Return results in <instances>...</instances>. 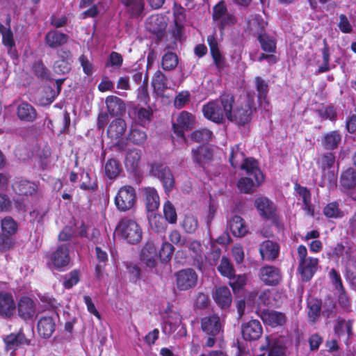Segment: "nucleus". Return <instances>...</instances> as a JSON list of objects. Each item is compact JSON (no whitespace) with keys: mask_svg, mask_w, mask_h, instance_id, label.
I'll list each match as a JSON object with an SVG mask.
<instances>
[{"mask_svg":"<svg viewBox=\"0 0 356 356\" xmlns=\"http://www.w3.org/2000/svg\"><path fill=\"white\" fill-rule=\"evenodd\" d=\"M203 115L207 120L218 124L227 119L238 126L248 124L252 116L250 100H235L233 93L223 91L219 97L202 106Z\"/></svg>","mask_w":356,"mask_h":356,"instance_id":"1","label":"nucleus"},{"mask_svg":"<svg viewBox=\"0 0 356 356\" xmlns=\"http://www.w3.org/2000/svg\"><path fill=\"white\" fill-rule=\"evenodd\" d=\"M201 330L207 339L204 346L212 348L218 339L222 338L223 325L218 314H213L204 316L200 321Z\"/></svg>","mask_w":356,"mask_h":356,"instance_id":"2","label":"nucleus"},{"mask_svg":"<svg viewBox=\"0 0 356 356\" xmlns=\"http://www.w3.org/2000/svg\"><path fill=\"white\" fill-rule=\"evenodd\" d=\"M297 254L298 261L297 271L301 280L307 282L312 280L317 272L319 259L316 257L307 256V249L304 245H298Z\"/></svg>","mask_w":356,"mask_h":356,"instance_id":"3","label":"nucleus"},{"mask_svg":"<svg viewBox=\"0 0 356 356\" xmlns=\"http://www.w3.org/2000/svg\"><path fill=\"white\" fill-rule=\"evenodd\" d=\"M116 232L130 244L139 243L142 239L143 232L136 220L129 217L121 218L116 227Z\"/></svg>","mask_w":356,"mask_h":356,"instance_id":"4","label":"nucleus"},{"mask_svg":"<svg viewBox=\"0 0 356 356\" xmlns=\"http://www.w3.org/2000/svg\"><path fill=\"white\" fill-rule=\"evenodd\" d=\"M254 204L261 218L270 220L278 230L283 227L280 216L277 212V207L270 199L263 196L259 197L255 199Z\"/></svg>","mask_w":356,"mask_h":356,"instance_id":"5","label":"nucleus"},{"mask_svg":"<svg viewBox=\"0 0 356 356\" xmlns=\"http://www.w3.org/2000/svg\"><path fill=\"white\" fill-rule=\"evenodd\" d=\"M148 166L149 174L162 183L164 191L166 193L172 191L175 185V180L170 168L165 163L159 161L149 163Z\"/></svg>","mask_w":356,"mask_h":356,"instance_id":"6","label":"nucleus"},{"mask_svg":"<svg viewBox=\"0 0 356 356\" xmlns=\"http://www.w3.org/2000/svg\"><path fill=\"white\" fill-rule=\"evenodd\" d=\"M137 200L135 188L130 185H125L120 188L114 197V204L120 212H127L136 206Z\"/></svg>","mask_w":356,"mask_h":356,"instance_id":"7","label":"nucleus"},{"mask_svg":"<svg viewBox=\"0 0 356 356\" xmlns=\"http://www.w3.org/2000/svg\"><path fill=\"white\" fill-rule=\"evenodd\" d=\"M70 243L58 245L47 257L54 269L63 271L67 268L71 262L70 254Z\"/></svg>","mask_w":356,"mask_h":356,"instance_id":"8","label":"nucleus"},{"mask_svg":"<svg viewBox=\"0 0 356 356\" xmlns=\"http://www.w3.org/2000/svg\"><path fill=\"white\" fill-rule=\"evenodd\" d=\"M195 124V117L186 111H181L177 118V122L172 124V129L176 136L186 140L185 131L191 130Z\"/></svg>","mask_w":356,"mask_h":356,"instance_id":"9","label":"nucleus"},{"mask_svg":"<svg viewBox=\"0 0 356 356\" xmlns=\"http://www.w3.org/2000/svg\"><path fill=\"white\" fill-rule=\"evenodd\" d=\"M176 285L179 290L186 291L195 287L198 276L192 268L182 269L175 274Z\"/></svg>","mask_w":356,"mask_h":356,"instance_id":"10","label":"nucleus"},{"mask_svg":"<svg viewBox=\"0 0 356 356\" xmlns=\"http://www.w3.org/2000/svg\"><path fill=\"white\" fill-rule=\"evenodd\" d=\"M268 22L259 15H252L246 20L245 33L254 38L266 33Z\"/></svg>","mask_w":356,"mask_h":356,"instance_id":"11","label":"nucleus"},{"mask_svg":"<svg viewBox=\"0 0 356 356\" xmlns=\"http://www.w3.org/2000/svg\"><path fill=\"white\" fill-rule=\"evenodd\" d=\"M16 312V302L13 293L7 291H0V317L11 319Z\"/></svg>","mask_w":356,"mask_h":356,"instance_id":"12","label":"nucleus"},{"mask_svg":"<svg viewBox=\"0 0 356 356\" xmlns=\"http://www.w3.org/2000/svg\"><path fill=\"white\" fill-rule=\"evenodd\" d=\"M17 314L24 321L32 320L36 313V304L29 296H22L16 304Z\"/></svg>","mask_w":356,"mask_h":356,"instance_id":"13","label":"nucleus"},{"mask_svg":"<svg viewBox=\"0 0 356 356\" xmlns=\"http://www.w3.org/2000/svg\"><path fill=\"white\" fill-rule=\"evenodd\" d=\"M353 320H345L339 318L336 324L334 326V333L337 335L339 339H342L344 343L348 346L350 341L354 336L353 330Z\"/></svg>","mask_w":356,"mask_h":356,"instance_id":"14","label":"nucleus"},{"mask_svg":"<svg viewBox=\"0 0 356 356\" xmlns=\"http://www.w3.org/2000/svg\"><path fill=\"white\" fill-rule=\"evenodd\" d=\"M259 277L267 286H276L282 280L280 270L274 266H265L259 270Z\"/></svg>","mask_w":356,"mask_h":356,"instance_id":"15","label":"nucleus"},{"mask_svg":"<svg viewBox=\"0 0 356 356\" xmlns=\"http://www.w3.org/2000/svg\"><path fill=\"white\" fill-rule=\"evenodd\" d=\"M243 338L245 341L258 340L262 333L263 329L261 323L258 320H250L243 323L241 328Z\"/></svg>","mask_w":356,"mask_h":356,"instance_id":"16","label":"nucleus"},{"mask_svg":"<svg viewBox=\"0 0 356 356\" xmlns=\"http://www.w3.org/2000/svg\"><path fill=\"white\" fill-rule=\"evenodd\" d=\"M212 296L214 302L222 309L229 308L232 304V293L226 286H216L212 293Z\"/></svg>","mask_w":356,"mask_h":356,"instance_id":"17","label":"nucleus"},{"mask_svg":"<svg viewBox=\"0 0 356 356\" xmlns=\"http://www.w3.org/2000/svg\"><path fill=\"white\" fill-rule=\"evenodd\" d=\"M159 258L157 249L152 242H147L140 253V259L149 268H154Z\"/></svg>","mask_w":356,"mask_h":356,"instance_id":"18","label":"nucleus"},{"mask_svg":"<svg viewBox=\"0 0 356 356\" xmlns=\"http://www.w3.org/2000/svg\"><path fill=\"white\" fill-rule=\"evenodd\" d=\"M193 162L200 168H204L213 159V150L207 147L200 145L191 150Z\"/></svg>","mask_w":356,"mask_h":356,"instance_id":"19","label":"nucleus"},{"mask_svg":"<svg viewBox=\"0 0 356 356\" xmlns=\"http://www.w3.org/2000/svg\"><path fill=\"white\" fill-rule=\"evenodd\" d=\"M12 189L17 195L32 196L38 191V186L34 181L21 178L13 183Z\"/></svg>","mask_w":356,"mask_h":356,"instance_id":"20","label":"nucleus"},{"mask_svg":"<svg viewBox=\"0 0 356 356\" xmlns=\"http://www.w3.org/2000/svg\"><path fill=\"white\" fill-rule=\"evenodd\" d=\"M146 211L149 213L156 211L160 206V198L157 191L153 187H145L143 190Z\"/></svg>","mask_w":356,"mask_h":356,"instance_id":"21","label":"nucleus"},{"mask_svg":"<svg viewBox=\"0 0 356 356\" xmlns=\"http://www.w3.org/2000/svg\"><path fill=\"white\" fill-rule=\"evenodd\" d=\"M37 330L42 338H50L56 330L54 318L47 315L41 316L37 323Z\"/></svg>","mask_w":356,"mask_h":356,"instance_id":"22","label":"nucleus"},{"mask_svg":"<svg viewBox=\"0 0 356 356\" xmlns=\"http://www.w3.org/2000/svg\"><path fill=\"white\" fill-rule=\"evenodd\" d=\"M261 317L264 323L272 327L284 325L287 319L284 313L275 310H264Z\"/></svg>","mask_w":356,"mask_h":356,"instance_id":"23","label":"nucleus"},{"mask_svg":"<svg viewBox=\"0 0 356 356\" xmlns=\"http://www.w3.org/2000/svg\"><path fill=\"white\" fill-rule=\"evenodd\" d=\"M259 251L263 260L270 261L279 256L280 246L276 242L266 240L260 244Z\"/></svg>","mask_w":356,"mask_h":356,"instance_id":"24","label":"nucleus"},{"mask_svg":"<svg viewBox=\"0 0 356 356\" xmlns=\"http://www.w3.org/2000/svg\"><path fill=\"white\" fill-rule=\"evenodd\" d=\"M245 170L248 176L252 177L257 184H261L264 181V175L259 168V163L253 158H246L241 166Z\"/></svg>","mask_w":356,"mask_h":356,"instance_id":"25","label":"nucleus"},{"mask_svg":"<svg viewBox=\"0 0 356 356\" xmlns=\"http://www.w3.org/2000/svg\"><path fill=\"white\" fill-rule=\"evenodd\" d=\"M16 113L18 119L25 122H33L38 117L36 109L26 102H22L17 106Z\"/></svg>","mask_w":356,"mask_h":356,"instance_id":"26","label":"nucleus"},{"mask_svg":"<svg viewBox=\"0 0 356 356\" xmlns=\"http://www.w3.org/2000/svg\"><path fill=\"white\" fill-rule=\"evenodd\" d=\"M3 341L7 349L14 350L22 345L29 346L31 343V340L26 337L22 329L17 334L11 333L6 336Z\"/></svg>","mask_w":356,"mask_h":356,"instance_id":"27","label":"nucleus"},{"mask_svg":"<svg viewBox=\"0 0 356 356\" xmlns=\"http://www.w3.org/2000/svg\"><path fill=\"white\" fill-rule=\"evenodd\" d=\"M69 36L57 30H51L48 31L44 36V41L47 45L51 49L58 48L66 44Z\"/></svg>","mask_w":356,"mask_h":356,"instance_id":"28","label":"nucleus"},{"mask_svg":"<svg viewBox=\"0 0 356 356\" xmlns=\"http://www.w3.org/2000/svg\"><path fill=\"white\" fill-rule=\"evenodd\" d=\"M108 112L111 116H120L125 113V104L120 98L110 95L106 98Z\"/></svg>","mask_w":356,"mask_h":356,"instance_id":"29","label":"nucleus"},{"mask_svg":"<svg viewBox=\"0 0 356 356\" xmlns=\"http://www.w3.org/2000/svg\"><path fill=\"white\" fill-rule=\"evenodd\" d=\"M207 41L214 65L217 68H222L225 64V58L218 48V44L215 34L208 35Z\"/></svg>","mask_w":356,"mask_h":356,"instance_id":"30","label":"nucleus"},{"mask_svg":"<svg viewBox=\"0 0 356 356\" xmlns=\"http://www.w3.org/2000/svg\"><path fill=\"white\" fill-rule=\"evenodd\" d=\"M141 156V150L136 148L130 149L127 152L124 165L127 171L131 172H136L138 171L140 167Z\"/></svg>","mask_w":356,"mask_h":356,"instance_id":"31","label":"nucleus"},{"mask_svg":"<svg viewBox=\"0 0 356 356\" xmlns=\"http://www.w3.org/2000/svg\"><path fill=\"white\" fill-rule=\"evenodd\" d=\"M131 18L139 17L145 8V0H120Z\"/></svg>","mask_w":356,"mask_h":356,"instance_id":"32","label":"nucleus"},{"mask_svg":"<svg viewBox=\"0 0 356 356\" xmlns=\"http://www.w3.org/2000/svg\"><path fill=\"white\" fill-rule=\"evenodd\" d=\"M266 345L261 346L260 350H268L267 356H286L285 346L278 339L271 341L266 337Z\"/></svg>","mask_w":356,"mask_h":356,"instance_id":"33","label":"nucleus"},{"mask_svg":"<svg viewBox=\"0 0 356 356\" xmlns=\"http://www.w3.org/2000/svg\"><path fill=\"white\" fill-rule=\"evenodd\" d=\"M229 227L232 234L236 237H243L248 233L245 220L238 215L231 218Z\"/></svg>","mask_w":356,"mask_h":356,"instance_id":"34","label":"nucleus"},{"mask_svg":"<svg viewBox=\"0 0 356 356\" xmlns=\"http://www.w3.org/2000/svg\"><path fill=\"white\" fill-rule=\"evenodd\" d=\"M126 128L125 121L122 118H116L110 123L107 134L111 138L118 139L124 134Z\"/></svg>","mask_w":356,"mask_h":356,"instance_id":"35","label":"nucleus"},{"mask_svg":"<svg viewBox=\"0 0 356 356\" xmlns=\"http://www.w3.org/2000/svg\"><path fill=\"white\" fill-rule=\"evenodd\" d=\"M257 42L259 44L261 49L266 53L275 54L277 52V41L276 39L269 35L268 33L260 35L259 38H257Z\"/></svg>","mask_w":356,"mask_h":356,"instance_id":"36","label":"nucleus"},{"mask_svg":"<svg viewBox=\"0 0 356 356\" xmlns=\"http://www.w3.org/2000/svg\"><path fill=\"white\" fill-rule=\"evenodd\" d=\"M149 21L150 25L149 27V31L155 34L157 38H162L167 26V24L164 21L163 17L153 15L149 18Z\"/></svg>","mask_w":356,"mask_h":356,"instance_id":"37","label":"nucleus"},{"mask_svg":"<svg viewBox=\"0 0 356 356\" xmlns=\"http://www.w3.org/2000/svg\"><path fill=\"white\" fill-rule=\"evenodd\" d=\"M341 141V136L338 131H331L322 138V145L325 149L333 150L339 146Z\"/></svg>","mask_w":356,"mask_h":356,"instance_id":"38","label":"nucleus"},{"mask_svg":"<svg viewBox=\"0 0 356 356\" xmlns=\"http://www.w3.org/2000/svg\"><path fill=\"white\" fill-rule=\"evenodd\" d=\"M122 170L121 163L115 159H108L105 163L104 174L109 179H114L117 178Z\"/></svg>","mask_w":356,"mask_h":356,"instance_id":"39","label":"nucleus"},{"mask_svg":"<svg viewBox=\"0 0 356 356\" xmlns=\"http://www.w3.org/2000/svg\"><path fill=\"white\" fill-rule=\"evenodd\" d=\"M321 300L316 298H309L307 300V307L308 308L307 315L312 323L316 321L321 315Z\"/></svg>","mask_w":356,"mask_h":356,"instance_id":"40","label":"nucleus"},{"mask_svg":"<svg viewBox=\"0 0 356 356\" xmlns=\"http://www.w3.org/2000/svg\"><path fill=\"white\" fill-rule=\"evenodd\" d=\"M340 184L346 189H354L356 187V170L348 168L343 171L340 177Z\"/></svg>","mask_w":356,"mask_h":356,"instance_id":"41","label":"nucleus"},{"mask_svg":"<svg viewBox=\"0 0 356 356\" xmlns=\"http://www.w3.org/2000/svg\"><path fill=\"white\" fill-rule=\"evenodd\" d=\"M316 114L323 120L334 122L337 120V108L333 104L323 106L315 110Z\"/></svg>","mask_w":356,"mask_h":356,"instance_id":"42","label":"nucleus"},{"mask_svg":"<svg viewBox=\"0 0 356 356\" xmlns=\"http://www.w3.org/2000/svg\"><path fill=\"white\" fill-rule=\"evenodd\" d=\"M323 47L321 50L322 53V58L323 63L318 67L316 74H322L330 71L332 68L334 67V65L332 67L330 66V47L327 44V40L325 38L323 40Z\"/></svg>","mask_w":356,"mask_h":356,"instance_id":"43","label":"nucleus"},{"mask_svg":"<svg viewBox=\"0 0 356 356\" xmlns=\"http://www.w3.org/2000/svg\"><path fill=\"white\" fill-rule=\"evenodd\" d=\"M149 224L153 231L157 233H162L167 229L166 220L161 215L152 213L147 216Z\"/></svg>","mask_w":356,"mask_h":356,"instance_id":"44","label":"nucleus"},{"mask_svg":"<svg viewBox=\"0 0 356 356\" xmlns=\"http://www.w3.org/2000/svg\"><path fill=\"white\" fill-rule=\"evenodd\" d=\"M133 111L136 120L140 125L145 126L150 122L153 111L149 106L143 108L135 106L133 107Z\"/></svg>","mask_w":356,"mask_h":356,"instance_id":"45","label":"nucleus"},{"mask_svg":"<svg viewBox=\"0 0 356 356\" xmlns=\"http://www.w3.org/2000/svg\"><path fill=\"white\" fill-rule=\"evenodd\" d=\"M31 70L33 74L41 81L51 80V72L44 65L42 60H38L33 63Z\"/></svg>","mask_w":356,"mask_h":356,"instance_id":"46","label":"nucleus"},{"mask_svg":"<svg viewBox=\"0 0 356 356\" xmlns=\"http://www.w3.org/2000/svg\"><path fill=\"white\" fill-rule=\"evenodd\" d=\"M324 216L327 218H342L344 216V212L339 207V204L337 201L328 203L323 210Z\"/></svg>","mask_w":356,"mask_h":356,"instance_id":"47","label":"nucleus"},{"mask_svg":"<svg viewBox=\"0 0 356 356\" xmlns=\"http://www.w3.org/2000/svg\"><path fill=\"white\" fill-rule=\"evenodd\" d=\"M245 159L238 145L231 147L229 161L234 168H241Z\"/></svg>","mask_w":356,"mask_h":356,"instance_id":"48","label":"nucleus"},{"mask_svg":"<svg viewBox=\"0 0 356 356\" xmlns=\"http://www.w3.org/2000/svg\"><path fill=\"white\" fill-rule=\"evenodd\" d=\"M168 83L167 76L161 70L154 72L152 79V85L155 90L164 92L168 88Z\"/></svg>","mask_w":356,"mask_h":356,"instance_id":"49","label":"nucleus"},{"mask_svg":"<svg viewBox=\"0 0 356 356\" xmlns=\"http://www.w3.org/2000/svg\"><path fill=\"white\" fill-rule=\"evenodd\" d=\"M179 63V58L176 53L168 51L162 56L161 67L165 71L175 70Z\"/></svg>","mask_w":356,"mask_h":356,"instance_id":"50","label":"nucleus"},{"mask_svg":"<svg viewBox=\"0 0 356 356\" xmlns=\"http://www.w3.org/2000/svg\"><path fill=\"white\" fill-rule=\"evenodd\" d=\"M213 136V133L211 130L202 128L194 130L191 134V139L196 143H207L210 140Z\"/></svg>","mask_w":356,"mask_h":356,"instance_id":"51","label":"nucleus"},{"mask_svg":"<svg viewBox=\"0 0 356 356\" xmlns=\"http://www.w3.org/2000/svg\"><path fill=\"white\" fill-rule=\"evenodd\" d=\"M164 219L170 224H175L177 221V214L175 206L170 200H166L163 209Z\"/></svg>","mask_w":356,"mask_h":356,"instance_id":"52","label":"nucleus"},{"mask_svg":"<svg viewBox=\"0 0 356 356\" xmlns=\"http://www.w3.org/2000/svg\"><path fill=\"white\" fill-rule=\"evenodd\" d=\"M217 268L222 276L227 278H230L231 276L234 275V273H235V270L233 266V264H232L230 260L226 257H222L220 264Z\"/></svg>","mask_w":356,"mask_h":356,"instance_id":"53","label":"nucleus"},{"mask_svg":"<svg viewBox=\"0 0 356 356\" xmlns=\"http://www.w3.org/2000/svg\"><path fill=\"white\" fill-rule=\"evenodd\" d=\"M229 285L232 287L234 293L239 292L246 285L247 277L245 274L232 275L228 278Z\"/></svg>","mask_w":356,"mask_h":356,"instance_id":"54","label":"nucleus"},{"mask_svg":"<svg viewBox=\"0 0 356 356\" xmlns=\"http://www.w3.org/2000/svg\"><path fill=\"white\" fill-rule=\"evenodd\" d=\"M127 138L133 144L141 145L145 142L147 134L145 131L138 128H131Z\"/></svg>","mask_w":356,"mask_h":356,"instance_id":"55","label":"nucleus"},{"mask_svg":"<svg viewBox=\"0 0 356 356\" xmlns=\"http://www.w3.org/2000/svg\"><path fill=\"white\" fill-rule=\"evenodd\" d=\"M181 226L186 233L194 234L199 226L197 218L191 214L186 215Z\"/></svg>","mask_w":356,"mask_h":356,"instance_id":"56","label":"nucleus"},{"mask_svg":"<svg viewBox=\"0 0 356 356\" xmlns=\"http://www.w3.org/2000/svg\"><path fill=\"white\" fill-rule=\"evenodd\" d=\"M259 186L257 184L252 177H242L237 184L238 189L246 194L251 193L253 191L254 186Z\"/></svg>","mask_w":356,"mask_h":356,"instance_id":"57","label":"nucleus"},{"mask_svg":"<svg viewBox=\"0 0 356 356\" xmlns=\"http://www.w3.org/2000/svg\"><path fill=\"white\" fill-rule=\"evenodd\" d=\"M1 227L2 233L8 234L12 236H14L17 231V223L15 220L8 216L4 218L1 222Z\"/></svg>","mask_w":356,"mask_h":356,"instance_id":"58","label":"nucleus"},{"mask_svg":"<svg viewBox=\"0 0 356 356\" xmlns=\"http://www.w3.org/2000/svg\"><path fill=\"white\" fill-rule=\"evenodd\" d=\"M174 251L175 248L171 243L167 241L163 242L159 252H158L159 258L161 261L162 263L168 262L171 259Z\"/></svg>","mask_w":356,"mask_h":356,"instance_id":"59","label":"nucleus"},{"mask_svg":"<svg viewBox=\"0 0 356 356\" xmlns=\"http://www.w3.org/2000/svg\"><path fill=\"white\" fill-rule=\"evenodd\" d=\"M10 19L8 18L7 19V24L8 25V27H6L2 24H0V33L1 35L2 44H3V46L15 43L13 33L10 29Z\"/></svg>","mask_w":356,"mask_h":356,"instance_id":"60","label":"nucleus"},{"mask_svg":"<svg viewBox=\"0 0 356 356\" xmlns=\"http://www.w3.org/2000/svg\"><path fill=\"white\" fill-rule=\"evenodd\" d=\"M80 280V273L76 269L63 276V286L66 289H70L78 284Z\"/></svg>","mask_w":356,"mask_h":356,"instance_id":"61","label":"nucleus"},{"mask_svg":"<svg viewBox=\"0 0 356 356\" xmlns=\"http://www.w3.org/2000/svg\"><path fill=\"white\" fill-rule=\"evenodd\" d=\"M227 13H228L227 4L224 0H220L212 8L213 21L217 22L220 20Z\"/></svg>","mask_w":356,"mask_h":356,"instance_id":"62","label":"nucleus"},{"mask_svg":"<svg viewBox=\"0 0 356 356\" xmlns=\"http://www.w3.org/2000/svg\"><path fill=\"white\" fill-rule=\"evenodd\" d=\"M255 87L258 93V99L259 100H265L268 92V85L260 76H256L254 79Z\"/></svg>","mask_w":356,"mask_h":356,"instance_id":"63","label":"nucleus"},{"mask_svg":"<svg viewBox=\"0 0 356 356\" xmlns=\"http://www.w3.org/2000/svg\"><path fill=\"white\" fill-rule=\"evenodd\" d=\"M15 244V239L6 233H0V252H6L12 249Z\"/></svg>","mask_w":356,"mask_h":356,"instance_id":"64","label":"nucleus"}]
</instances>
